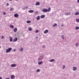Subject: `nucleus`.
<instances>
[{
    "instance_id": "20",
    "label": "nucleus",
    "mask_w": 79,
    "mask_h": 79,
    "mask_svg": "<svg viewBox=\"0 0 79 79\" xmlns=\"http://www.w3.org/2000/svg\"><path fill=\"white\" fill-rule=\"evenodd\" d=\"M28 8V6H27L25 7H24V8H23V10H26V9H27V8Z\"/></svg>"
},
{
    "instance_id": "37",
    "label": "nucleus",
    "mask_w": 79,
    "mask_h": 79,
    "mask_svg": "<svg viewBox=\"0 0 79 79\" xmlns=\"http://www.w3.org/2000/svg\"><path fill=\"white\" fill-rule=\"evenodd\" d=\"M37 13H38V11H36L35 12V14H37Z\"/></svg>"
},
{
    "instance_id": "4",
    "label": "nucleus",
    "mask_w": 79,
    "mask_h": 79,
    "mask_svg": "<svg viewBox=\"0 0 79 79\" xmlns=\"http://www.w3.org/2000/svg\"><path fill=\"white\" fill-rule=\"evenodd\" d=\"M17 41H18V38L15 37L14 38V40H13V42H15Z\"/></svg>"
},
{
    "instance_id": "24",
    "label": "nucleus",
    "mask_w": 79,
    "mask_h": 79,
    "mask_svg": "<svg viewBox=\"0 0 79 79\" xmlns=\"http://www.w3.org/2000/svg\"><path fill=\"white\" fill-rule=\"evenodd\" d=\"M53 61H55V59H52L50 60V62H53Z\"/></svg>"
},
{
    "instance_id": "38",
    "label": "nucleus",
    "mask_w": 79,
    "mask_h": 79,
    "mask_svg": "<svg viewBox=\"0 0 79 79\" xmlns=\"http://www.w3.org/2000/svg\"><path fill=\"white\" fill-rule=\"evenodd\" d=\"M6 5L7 6H8V5H9V4L8 3H6Z\"/></svg>"
},
{
    "instance_id": "42",
    "label": "nucleus",
    "mask_w": 79,
    "mask_h": 79,
    "mask_svg": "<svg viewBox=\"0 0 79 79\" xmlns=\"http://www.w3.org/2000/svg\"><path fill=\"white\" fill-rule=\"evenodd\" d=\"M14 52H16V49H15L14 50Z\"/></svg>"
},
{
    "instance_id": "34",
    "label": "nucleus",
    "mask_w": 79,
    "mask_h": 79,
    "mask_svg": "<svg viewBox=\"0 0 79 79\" xmlns=\"http://www.w3.org/2000/svg\"><path fill=\"white\" fill-rule=\"evenodd\" d=\"M36 71L37 72H40V70L39 69H37Z\"/></svg>"
},
{
    "instance_id": "6",
    "label": "nucleus",
    "mask_w": 79,
    "mask_h": 79,
    "mask_svg": "<svg viewBox=\"0 0 79 79\" xmlns=\"http://www.w3.org/2000/svg\"><path fill=\"white\" fill-rule=\"evenodd\" d=\"M18 30V29L17 28H15L14 29L13 31L15 32H17V31Z\"/></svg>"
},
{
    "instance_id": "22",
    "label": "nucleus",
    "mask_w": 79,
    "mask_h": 79,
    "mask_svg": "<svg viewBox=\"0 0 79 79\" xmlns=\"http://www.w3.org/2000/svg\"><path fill=\"white\" fill-rule=\"evenodd\" d=\"M10 27L12 29H13L14 28V26L13 25H10Z\"/></svg>"
},
{
    "instance_id": "28",
    "label": "nucleus",
    "mask_w": 79,
    "mask_h": 79,
    "mask_svg": "<svg viewBox=\"0 0 79 79\" xmlns=\"http://www.w3.org/2000/svg\"><path fill=\"white\" fill-rule=\"evenodd\" d=\"M76 22H77V23L79 22V19H76Z\"/></svg>"
},
{
    "instance_id": "19",
    "label": "nucleus",
    "mask_w": 79,
    "mask_h": 79,
    "mask_svg": "<svg viewBox=\"0 0 79 79\" xmlns=\"http://www.w3.org/2000/svg\"><path fill=\"white\" fill-rule=\"evenodd\" d=\"M64 35H62L61 36V37H62V39H63V40H64Z\"/></svg>"
},
{
    "instance_id": "17",
    "label": "nucleus",
    "mask_w": 79,
    "mask_h": 79,
    "mask_svg": "<svg viewBox=\"0 0 79 79\" xmlns=\"http://www.w3.org/2000/svg\"><path fill=\"white\" fill-rule=\"evenodd\" d=\"M71 14V13L69 12V13H65V15H69Z\"/></svg>"
},
{
    "instance_id": "9",
    "label": "nucleus",
    "mask_w": 79,
    "mask_h": 79,
    "mask_svg": "<svg viewBox=\"0 0 79 79\" xmlns=\"http://www.w3.org/2000/svg\"><path fill=\"white\" fill-rule=\"evenodd\" d=\"M48 30H46L45 31H44V34H47V33H48Z\"/></svg>"
},
{
    "instance_id": "35",
    "label": "nucleus",
    "mask_w": 79,
    "mask_h": 79,
    "mask_svg": "<svg viewBox=\"0 0 79 79\" xmlns=\"http://www.w3.org/2000/svg\"><path fill=\"white\" fill-rule=\"evenodd\" d=\"M42 47L43 48H45V46L44 45H42Z\"/></svg>"
},
{
    "instance_id": "18",
    "label": "nucleus",
    "mask_w": 79,
    "mask_h": 79,
    "mask_svg": "<svg viewBox=\"0 0 79 79\" xmlns=\"http://www.w3.org/2000/svg\"><path fill=\"white\" fill-rule=\"evenodd\" d=\"M28 29L29 31H32V28H31V27L28 28Z\"/></svg>"
},
{
    "instance_id": "3",
    "label": "nucleus",
    "mask_w": 79,
    "mask_h": 79,
    "mask_svg": "<svg viewBox=\"0 0 79 79\" xmlns=\"http://www.w3.org/2000/svg\"><path fill=\"white\" fill-rule=\"evenodd\" d=\"M10 66L12 67V68H14V67H16V64H13L10 65Z\"/></svg>"
},
{
    "instance_id": "48",
    "label": "nucleus",
    "mask_w": 79,
    "mask_h": 79,
    "mask_svg": "<svg viewBox=\"0 0 79 79\" xmlns=\"http://www.w3.org/2000/svg\"><path fill=\"white\" fill-rule=\"evenodd\" d=\"M18 0H16V1H18Z\"/></svg>"
},
{
    "instance_id": "43",
    "label": "nucleus",
    "mask_w": 79,
    "mask_h": 79,
    "mask_svg": "<svg viewBox=\"0 0 79 79\" xmlns=\"http://www.w3.org/2000/svg\"><path fill=\"white\" fill-rule=\"evenodd\" d=\"M6 79H10V78H6Z\"/></svg>"
},
{
    "instance_id": "27",
    "label": "nucleus",
    "mask_w": 79,
    "mask_h": 79,
    "mask_svg": "<svg viewBox=\"0 0 79 79\" xmlns=\"http://www.w3.org/2000/svg\"><path fill=\"white\" fill-rule=\"evenodd\" d=\"M75 15H79V12H76V13L75 14Z\"/></svg>"
},
{
    "instance_id": "47",
    "label": "nucleus",
    "mask_w": 79,
    "mask_h": 79,
    "mask_svg": "<svg viewBox=\"0 0 79 79\" xmlns=\"http://www.w3.org/2000/svg\"><path fill=\"white\" fill-rule=\"evenodd\" d=\"M2 47L1 46H0V48H1Z\"/></svg>"
},
{
    "instance_id": "33",
    "label": "nucleus",
    "mask_w": 79,
    "mask_h": 79,
    "mask_svg": "<svg viewBox=\"0 0 79 79\" xmlns=\"http://www.w3.org/2000/svg\"><path fill=\"white\" fill-rule=\"evenodd\" d=\"M35 32L36 33H38V32H39V30H36L35 31Z\"/></svg>"
},
{
    "instance_id": "13",
    "label": "nucleus",
    "mask_w": 79,
    "mask_h": 79,
    "mask_svg": "<svg viewBox=\"0 0 79 79\" xmlns=\"http://www.w3.org/2000/svg\"><path fill=\"white\" fill-rule=\"evenodd\" d=\"M40 16H37V20H40Z\"/></svg>"
},
{
    "instance_id": "21",
    "label": "nucleus",
    "mask_w": 79,
    "mask_h": 79,
    "mask_svg": "<svg viewBox=\"0 0 79 79\" xmlns=\"http://www.w3.org/2000/svg\"><path fill=\"white\" fill-rule=\"evenodd\" d=\"M13 10H14V8H12L10 9V11H13Z\"/></svg>"
},
{
    "instance_id": "44",
    "label": "nucleus",
    "mask_w": 79,
    "mask_h": 79,
    "mask_svg": "<svg viewBox=\"0 0 79 79\" xmlns=\"http://www.w3.org/2000/svg\"><path fill=\"white\" fill-rule=\"evenodd\" d=\"M0 79H2V77H0Z\"/></svg>"
},
{
    "instance_id": "30",
    "label": "nucleus",
    "mask_w": 79,
    "mask_h": 79,
    "mask_svg": "<svg viewBox=\"0 0 79 79\" xmlns=\"http://www.w3.org/2000/svg\"><path fill=\"white\" fill-rule=\"evenodd\" d=\"M75 45L76 47H78L79 46V44L78 43H77Z\"/></svg>"
},
{
    "instance_id": "36",
    "label": "nucleus",
    "mask_w": 79,
    "mask_h": 79,
    "mask_svg": "<svg viewBox=\"0 0 79 79\" xmlns=\"http://www.w3.org/2000/svg\"><path fill=\"white\" fill-rule=\"evenodd\" d=\"M3 14L4 15H6V12H3Z\"/></svg>"
},
{
    "instance_id": "25",
    "label": "nucleus",
    "mask_w": 79,
    "mask_h": 79,
    "mask_svg": "<svg viewBox=\"0 0 79 79\" xmlns=\"http://www.w3.org/2000/svg\"><path fill=\"white\" fill-rule=\"evenodd\" d=\"M42 63V61H41V62H38V64H41Z\"/></svg>"
},
{
    "instance_id": "2",
    "label": "nucleus",
    "mask_w": 79,
    "mask_h": 79,
    "mask_svg": "<svg viewBox=\"0 0 79 79\" xmlns=\"http://www.w3.org/2000/svg\"><path fill=\"white\" fill-rule=\"evenodd\" d=\"M48 11V9H47L44 8L42 10V11H43L44 13H47Z\"/></svg>"
},
{
    "instance_id": "41",
    "label": "nucleus",
    "mask_w": 79,
    "mask_h": 79,
    "mask_svg": "<svg viewBox=\"0 0 79 79\" xmlns=\"http://www.w3.org/2000/svg\"><path fill=\"white\" fill-rule=\"evenodd\" d=\"M77 2H78V3H79V0H77Z\"/></svg>"
},
{
    "instance_id": "1",
    "label": "nucleus",
    "mask_w": 79,
    "mask_h": 79,
    "mask_svg": "<svg viewBox=\"0 0 79 79\" xmlns=\"http://www.w3.org/2000/svg\"><path fill=\"white\" fill-rule=\"evenodd\" d=\"M12 50V48H9L8 49L6 50V53H8L10 52Z\"/></svg>"
},
{
    "instance_id": "40",
    "label": "nucleus",
    "mask_w": 79,
    "mask_h": 79,
    "mask_svg": "<svg viewBox=\"0 0 79 79\" xmlns=\"http://www.w3.org/2000/svg\"><path fill=\"white\" fill-rule=\"evenodd\" d=\"M3 38H4V36H2V39H3Z\"/></svg>"
},
{
    "instance_id": "7",
    "label": "nucleus",
    "mask_w": 79,
    "mask_h": 79,
    "mask_svg": "<svg viewBox=\"0 0 79 79\" xmlns=\"http://www.w3.org/2000/svg\"><path fill=\"white\" fill-rule=\"evenodd\" d=\"M43 60V57H42V56H41L38 59V60L40 61V60Z\"/></svg>"
},
{
    "instance_id": "10",
    "label": "nucleus",
    "mask_w": 79,
    "mask_h": 79,
    "mask_svg": "<svg viewBox=\"0 0 79 79\" xmlns=\"http://www.w3.org/2000/svg\"><path fill=\"white\" fill-rule=\"evenodd\" d=\"M73 71H76V70L77 69V68L76 67H73Z\"/></svg>"
},
{
    "instance_id": "46",
    "label": "nucleus",
    "mask_w": 79,
    "mask_h": 79,
    "mask_svg": "<svg viewBox=\"0 0 79 79\" xmlns=\"http://www.w3.org/2000/svg\"><path fill=\"white\" fill-rule=\"evenodd\" d=\"M9 1H12L13 0H9Z\"/></svg>"
},
{
    "instance_id": "26",
    "label": "nucleus",
    "mask_w": 79,
    "mask_h": 79,
    "mask_svg": "<svg viewBox=\"0 0 79 79\" xmlns=\"http://www.w3.org/2000/svg\"><path fill=\"white\" fill-rule=\"evenodd\" d=\"M79 29V27H75V29L76 30H77V29Z\"/></svg>"
},
{
    "instance_id": "16",
    "label": "nucleus",
    "mask_w": 79,
    "mask_h": 79,
    "mask_svg": "<svg viewBox=\"0 0 79 79\" xmlns=\"http://www.w3.org/2000/svg\"><path fill=\"white\" fill-rule=\"evenodd\" d=\"M50 10H51V8L50 7H49L48 9V12H49V11H50Z\"/></svg>"
},
{
    "instance_id": "14",
    "label": "nucleus",
    "mask_w": 79,
    "mask_h": 79,
    "mask_svg": "<svg viewBox=\"0 0 79 79\" xmlns=\"http://www.w3.org/2000/svg\"><path fill=\"white\" fill-rule=\"evenodd\" d=\"M28 12H29V13H34V10H29L28 11Z\"/></svg>"
},
{
    "instance_id": "15",
    "label": "nucleus",
    "mask_w": 79,
    "mask_h": 79,
    "mask_svg": "<svg viewBox=\"0 0 79 79\" xmlns=\"http://www.w3.org/2000/svg\"><path fill=\"white\" fill-rule=\"evenodd\" d=\"M35 5H40V2H37Z\"/></svg>"
},
{
    "instance_id": "8",
    "label": "nucleus",
    "mask_w": 79,
    "mask_h": 79,
    "mask_svg": "<svg viewBox=\"0 0 79 79\" xmlns=\"http://www.w3.org/2000/svg\"><path fill=\"white\" fill-rule=\"evenodd\" d=\"M45 15H42L41 16H40V18H45Z\"/></svg>"
},
{
    "instance_id": "31",
    "label": "nucleus",
    "mask_w": 79,
    "mask_h": 79,
    "mask_svg": "<svg viewBox=\"0 0 79 79\" xmlns=\"http://www.w3.org/2000/svg\"><path fill=\"white\" fill-rule=\"evenodd\" d=\"M20 51H22H22H23V48H21V50H20Z\"/></svg>"
},
{
    "instance_id": "32",
    "label": "nucleus",
    "mask_w": 79,
    "mask_h": 79,
    "mask_svg": "<svg viewBox=\"0 0 79 79\" xmlns=\"http://www.w3.org/2000/svg\"><path fill=\"white\" fill-rule=\"evenodd\" d=\"M66 68V66H65V65H63V69H64V68Z\"/></svg>"
},
{
    "instance_id": "12",
    "label": "nucleus",
    "mask_w": 79,
    "mask_h": 79,
    "mask_svg": "<svg viewBox=\"0 0 79 79\" xmlns=\"http://www.w3.org/2000/svg\"><path fill=\"white\" fill-rule=\"evenodd\" d=\"M9 39H10V42H12L13 41V38L11 37H9Z\"/></svg>"
},
{
    "instance_id": "29",
    "label": "nucleus",
    "mask_w": 79,
    "mask_h": 79,
    "mask_svg": "<svg viewBox=\"0 0 79 79\" xmlns=\"http://www.w3.org/2000/svg\"><path fill=\"white\" fill-rule=\"evenodd\" d=\"M27 23H31V21L30 20H28L27 21Z\"/></svg>"
},
{
    "instance_id": "5",
    "label": "nucleus",
    "mask_w": 79,
    "mask_h": 79,
    "mask_svg": "<svg viewBox=\"0 0 79 79\" xmlns=\"http://www.w3.org/2000/svg\"><path fill=\"white\" fill-rule=\"evenodd\" d=\"M14 16L15 18H18L19 16V15L17 14H14Z\"/></svg>"
},
{
    "instance_id": "45",
    "label": "nucleus",
    "mask_w": 79,
    "mask_h": 79,
    "mask_svg": "<svg viewBox=\"0 0 79 79\" xmlns=\"http://www.w3.org/2000/svg\"><path fill=\"white\" fill-rule=\"evenodd\" d=\"M36 39H38V37H36Z\"/></svg>"
},
{
    "instance_id": "39",
    "label": "nucleus",
    "mask_w": 79,
    "mask_h": 79,
    "mask_svg": "<svg viewBox=\"0 0 79 79\" xmlns=\"http://www.w3.org/2000/svg\"><path fill=\"white\" fill-rule=\"evenodd\" d=\"M61 27H63V24H62L61 25Z\"/></svg>"
},
{
    "instance_id": "11",
    "label": "nucleus",
    "mask_w": 79,
    "mask_h": 79,
    "mask_svg": "<svg viewBox=\"0 0 79 79\" xmlns=\"http://www.w3.org/2000/svg\"><path fill=\"white\" fill-rule=\"evenodd\" d=\"M15 76L13 75H12L11 76V78L12 79H15Z\"/></svg>"
},
{
    "instance_id": "23",
    "label": "nucleus",
    "mask_w": 79,
    "mask_h": 79,
    "mask_svg": "<svg viewBox=\"0 0 79 79\" xmlns=\"http://www.w3.org/2000/svg\"><path fill=\"white\" fill-rule=\"evenodd\" d=\"M56 26H57V24L56 23H55L54 25L53 26V27H56Z\"/></svg>"
}]
</instances>
